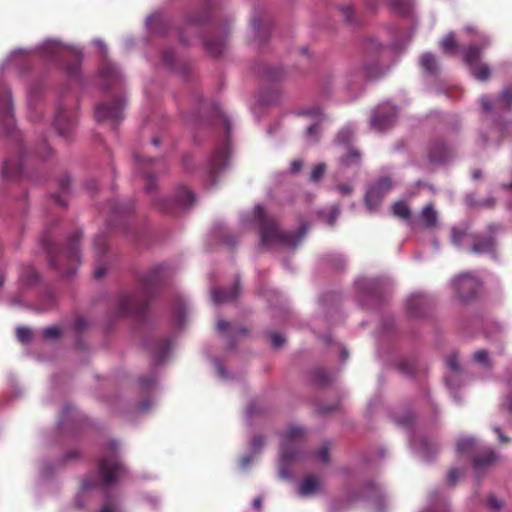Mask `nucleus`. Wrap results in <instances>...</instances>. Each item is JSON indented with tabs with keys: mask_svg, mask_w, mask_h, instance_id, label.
Instances as JSON below:
<instances>
[{
	"mask_svg": "<svg viewBox=\"0 0 512 512\" xmlns=\"http://www.w3.org/2000/svg\"><path fill=\"white\" fill-rule=\"evenodd\" d=\"M166 276V267L158 265L139 277L138 287L131 293L121 294L115 303L114 314L117 317L141 315Z\"/></svg>",
	"mask_w": 512,
	"mask_h": 512,
	"instance_id": "1",
	"label": "nucleus"
},
{
	"mask_svg": "<svg viewBox=\"0 0 512 512\" xmlns=\"http://www.w3.org/2000/svg\"><path fill=\"white\" fill-rule=\"evenodd\" d=\"M83 236L81 230L75 231L68 237L67 246L63 249L54 244L51 228H46L41 237L40 244L47 253L49 266L63 276H72L80 264V240Z\"/></svg>",
	"mask_w": 512,
	"mask_h": 512,
	"instance_id": "2",
	"label": "nucleus"
},
{
	"mask_svg": "<svg viewBox=\"0 0 512 512\" xmlns=\"http://www.w3.org/2000/svg\"><path fill=\"white\" fill-rule=\"evenodd\" d=\"M0 111V134L14 142L19 154L16 159L7 158L4 161L2 175L7 181H18L23 175L22 160L26 155V148L22 145L21 132L14 125L12 97L8 90H5L0 98Z\"/></svg>",
	"mask_w": 512,
	"mask_h": 512,
	"instance_id": "3",
	"label": "nucleus"
},
{
	"mask_svg": "<svg viewBox=\"0 0 512 512\" xmlns=\"http://www.w3.org/2000/svg\"><path fill=\"white\" fill-rule=\"evenodd\" d=\"M254 216L258 223L260 245L262 247L290 246L295 248L306 232V228L301 226L297 232H284L280 229L278 221L267 215L261 205L254 208Z\"/></svg>",
	"mask_w": 512,
	"mask_h": 512,
	"instance_id": "4",
	"label": "nucleus"
},
{
	"mask_svg": "<svg viewBox=\"0 0 512 512\" xmlns=\"http://www.w3.org/2000/svg\"><path fill=\"white\" fill-rule=\"evenodd\" d=\"M305 438V430L299 426H292L283 435L281 443V469L280 475L288 477L285 468L288 467L299 456V446Z\"/></svg>",
	"mask_w": 512,
	"mask_h": 512,
	"instance_id": "5",
	"label": "nucleus"
},
{
	"mask_svg": "<svg viewBox=\"0 0 512 512\" xmlns=\"http://www.w3.org/2000/svg\"><path fill=\"white\" fill-rule=\"evenodd\" d=\"M194 202V194L186 187H180L176 191L174 199H153L154 207L168 214H177L183 210H186L191 207Z\"/></svg>",
	"mask_w": 512,
	"mask_h": 512,
	"instance_id": "6",
	"label": "nucleus"
},
{
	"mask_svg": "<svg viewBox=\"0 0 512 512\" xmlns=\"http://www.w3.org/2000/svg\"><path fill=\"white\" fill-rule=\"evenodd\" d=\"M116 450L117 444L113 441L109 444L108 453L99 461V473L105 485L115 483L123 470V465L118 459Z\"/></svg>",
	"mask_w": 512,
	"mask_h": 512,
	"instance_id": "7",
	"label": "nucleus"
},
{
	"mask_svg": "<svg viewBox=\"0 0 512 512\" xmlns=\"http://www.w3.org/2000/svg\"><path fill=\"white\" fill-rule=\"evenodd\" d=\"M484 46L470 45L464 52L463 60L469 67L471 74L479 81H487L491 72L487 64L480 62Z\"/></svg>",
	"mask_w": 512,
	"mask_h": 512,
	"instance_id": "8",
	"label": "nucleus"
},
{
	"mask_svg": "<svg viewBox=\"0 0 512 512\" xmlns=\"http://www.w3.org/2000/svg\"><path fill=\"white\" fill-rule=\"evenodd\" d=\"M125 99L116 97L111 102H102L95 108V118L98 122L112 121L118 123L123 119Z\"/></svg>",
	"mask_w": 512,
	"mask_h": 512,
	"instance_id": "9",
	"label": "nucleus"
},
{
	"mask_svg": "<svg viewBox=\"0 0 512 512\" xmlns=\"http://www.w3.org/2000/svg\"><path fill=\"white\" fill-rule=\"evenodd\" d=\"M135 169L145 180L144 190L146 193H152L155 188L154 170L157 167H162L163 163L160 160L144 159L138 153L134 154Z\"/></svg>",
	"mask_w": 512,
	"mask_h": 512,
	"instance_id": "10",
	"label": "nucleus"
},
{
	"mask_svg": "<svg viewBox=\"0 0 512 512\" xmlns=\"http://www.w3.org/2000/svg\"><path fill=\"white\" fill-rule=\"evenodd\" d=\"M480 285L479 279L470 273H463L453 281L457 296L464 301L474 298L478 293Z\"/></svg>",
	"mask_w": 512,
	"mask_h": 512,
	"instance_id": "11",
	"label": "nucleus"
},
{
	"mask_svg": "<svg viewBox=\"0 0 512 512\" xmlns=\"http://www.w3.org/2000/svg\"><path fill=\"white\" fill-rule=\"evenodd\" d=\"M393 186L392 180L389 177H381L376 180L366 191L365 204L373 210L378 207L385 195L391 190Z\"/></svg>",
	"mask_w": 512,
	"mask_h": 512,
	"instance_id": "12",
	"label": "nucleus"
},
{
	"mask_svg": "<svg viewBox=\"0 0 512 512\" xmlns=\"http://www.w3.org/2000/svg\"><path fill=\"white\" fill-rule=\"evenodd\" d=\"M397 110L389 104L378 106L372 114L371 126L377 131H385L393 126L396 120Z\"/></svg>",
	"mask_w": 512,
	"mask_h": 512,
	"instance_id": "13",
	"label": "nucleus"
},
{
	"mask_svg": "<svg viewBox=\"0 0 512 512\" xmlns=\"http://www.w3.org/2000/svg\"><path fill=\"white\" fill-rule=\"evenodd\" d=\"M54 124L59 135L69 140L76 125V112L61 104L57 109Z\"/></svg>",
	"mask_w": 512,
	"mask_h": 512,
	"instance_id": "14",
	"label": "nucleus"
},
{
	"mask_svg": "<svg viewBox=\"0 0 512 512\" xmlns=\"http://www.w3.org/2000/svg\"><path fill=\"white\" fill-rule=\"evenodd\" d=\"M93 250L96 261V267L94 269V278H102L107 271L108 255H107V239L103 234L97 235L93 240Z\"/></svg>",
	"mask_w": 512,
	"mask_h": 512,
	"instance_id": "15",
	"label": "nucleus"
},
{
	"mask_svg": "<svg viewBox=\"0 0 512 512\" xmlns=\"http://www.w3.org/2000/svg\"><path fill=\"white\" fill-rule=\"evenodd\" d=\"M229 147L226 143L219 145L208 160L209 182L216 183V175L228 164Z\"/></svg>",
	"mask_w": 512,
	"mask_h": 512,
	"instance_id": "16",
	"label": "nucleus"
},
{
	"mask_svg": "<svg viewBox=\"0 0 512 512\" xmlns=\"http://www.w3.org/2000/svg\"><path fill=\"white\" fill-rule=\"evenodd\" d=\"M364 297L380 302L389 290V282L386 279H369L361 284Z\"/></svg>",
	"mask_w": 512,
	"mask_h": 512,
	"instance_id": "17",
	"label": "nucleus"
},
{
	"mask_svg": "<svg viewBox=\"0 0 512 512\" xmlns=\"http://www.w3.org/2000/svg\"><path fill=\"white\" fill-rule=\"evenodd\" d=\"M431 301L423 293L412 294L406 302V310L410 317L421 318L427 315Z\"/></svg>",
	"mask_w": 512,
	"mask_h": 512,
	"instance_id": "18",
	"label": "nucleus"
},
{
	"mask_svg": "<svg viewBox=\"0 0 512 512\" xmlns=\"http://www.w3.org/2000/svg\"><path fill=\"white\" fill-rule=\"evenodd\" d=\"M498 459L495 451L490 447H482L472 455V466L476 473H481L490 468Z\"/></svg>",
	"mask_w": 512,
	"mask_h": 512,
	"instance_id": "19",
	"label": "nucleus"
},
{
	"mask_svg": "<svg viewBox=\"0 0 512 512\" xmlns=\"http://www.w3.org/2000/svg\"><path fill=\"white\" fill-rule=\"evenodd\" d=\"M100 77L104 89L112 87H120L122 84V77L114 64L105 63L100 69Z\"/></svg>",
	"mask_w": 512,
	"mask_h": 512,
	"instance_id": "20",
	"label": "nucleus"
},
{
	"mask_svg": "<svg viewBox=\"0 0 512 512\" xmlns=\"http://www.w3.org/2000/svg\"><path fill=\"white\" fill-rule=\"evenodd\" d=\"M472 241V253L480 255L494 252L495 239L492 235H473Z\"/></svg>",
	"mask_w": 512,
	"mask_h": 512,
	"instance_id": "21",
	"label": "nucleus"
},
{
	"mask_svg": "<svg viewBox=\"0 0 512 512\" xmlns=\"http://www.w3.org/2000/svg\"><path fill=\"white\" fill-rule=\"evenodd\" d=\"M239 280L237 279L232 288H215L212 292L213 301L216 304L234 301L239 295Z\"/></svg>",
	"mask_w": 512,
	"mask_h": 512,
	"instance_id": "22",
	"label": "nucleus"
},
{
	"mask_svg": "<svg viewBox=\"0 0 512 512\" xmlns=\"http://www.w3.org/2000/svg\"><path fill=\"white\" fill-rule=\"evenodd\" d=\"M205 49L214 57H219L226 48L227 34H221L216 37L205 38L204 41Z\"/></svg>",
	"mask_w": 512,
	"mask_h": 512,
	"instance_id": "23",
	"label": "nucleus"
},
{
	"mask_svg": "<svg viewBox=\"0 0 512 512\" xmlns=\"http://www.w3.org/2000/svg\"><path fill=\"white\" fill-rule=\"evenodd\" d=\"M64 334H65V328L60 324L47 326V327L42 328L39 331V335H40L41 339L45 342H50V343H55V342L60 341L63 338Z\"/></svg>",
	"mask_w": 512,
	"mask_h": 512,
	"instance_id": "24",
	"label": "nucleus"
},
{
	"mask_svg": "<svg viewBox=\"0 0 512 512\" xmlns=\"http://www.w3.org/2000/svg\"><path fill=\"white\" fill-rule=\"evenodd\" d=\"M216 327L220 333H227L235 339H239L248 335L247 328L233 325L232 323L225 320H219Z\"/></svg>",
	"mask_w": 512,
	"mask_h": 512,
	"instance_id": "25",
	"label": "nucleus"
},
{
	"mask_svg": "<svg viewBox=\"0 0 512 512\" xmlns=\"http://www.w3.org/2000/svg\"><path fill=\"white\" fill-rule=\"evenodd\" d=\"M341 165L344 167L361 166V153L354 147H348L347 152L340 159Z\"/></svg>",
	"mask_w": 512,
	"mask_h": 512,
	"instance_id": "26",
	"label": "nucleus"
},
{
	"mask_svg": "<svg viewBox=\"0 0 512 512\" xmlns=\"http://www.w3.org/2000/svg\"><path fill=\"white\" fill-rule=\"evenodd\" d=\"M449 156V150L445 143L436 142L429 150V158L432 162H443Z\"/></svg>",
	"mask_w": 512,
	"mask_h": 512,
	"instance_id": "27",
	"label": "nucleus"
},
{
	"mask_svg": "<svg viewBox=\"0 0 512 512\" xmlns=\"http://www.w3.org/2000/svg\"><path fill=\"white\" fill-rule=\"evenodd\" d=\"M319 489V481L314 476L305 477L299 486V494L301 496H310L315 494Z\"/></svg>",
	"mask_w": 512,
	"mask_h": 512,
	"instance_id": "28",
	"label": "nucleus"
},
{
	"mask_svg": "<svg viewBox=\"0 0 512 512\" xmlns=\"http://www.w3.org/2000/svg\"><path fill=\"white\" fill-rule=\"evenodd\" d=\"M379 68L377 64H372L370 66L364 65L359 71L355 74H351V77H355V80H350V84L357 82L362 83L367 78H373L378 74Z\"/></svg>",
	"mask_w": 512,
	"mask_h": 512,
	"instance_id": "29",
	"label": "nucleus"
},
{
	"mask_svg": "<svg viewBox=\"0 0 512 512\" xmlns=\"http://www.w3.org/2000/svg\"><path fill=\"white\" fill-rule=\"evenodd\" d=\"M420 65L422 69L430 74V75H436L439 71L438 62L435 56L431 53H424L420 57Z\"/></svg>",
	"mask_w": 512,
	"mask_h": 512,
	"instance_id": "30",
	"label": "nucleus"
},
{
	"mask_svg": "<svg viewBox=\"0 0 512 512\" xmlns=\"http://www.w3.org/2000/svg\"><path fill=\"white\" fill-rule=\"evenodd\" d=\"M496 107L499 110H511L512 108V84L505 87L497 98Z\"/></svg>",
	"mask_w": 512,
	"mask_h": 512,
	"instance_id": "31",
	"label": "nucleus"
},
{
	"mask_svg": "<svg viewBox=\"0 0 512 512\" xmlns=\"http://www.w3.org/2000/svg\"><path fill=\"white\" fill-rule=\"evenodd\" d=\"M457 452L459 454H468L472 458V455L479 451V447L476 441L472 438L460 439L457 443Z\"/></svg>",
	"mask_w": 512,
	"mask_h": 512,
	"instance_id": "32",
	"label": "nucleus"
},
{
	"mask_svg": "<svg viewBox=\"0 0 512 512\" xmlns=\"http://www.w3.org/2000/svg\"><path fill=\"white\" fill-rule=\"evenodd\" d=\"M69 186H70V178L68 176L62 177L59 181L60 194L52 195L54 202L63 208L67 206V201L63 195L68 192Z\"/></svg>",
	"mask_w": 512,
	"mask_h": 512,
	"instance_id": "33",
	"label": "nucleus"
},
{
	"mask_svg": "<svg viewBox=\"0 0 512 512\" xmlns=\"http://www.w3.org/2000/svg\"><path fill=\"white\" fill-rule=\"evenodd\" d=\"M421 218L424 225L428 228L434 227L437 223V214L432 203L424 206L421 211Z\"/></svg>",
	"mask_w": 512,
	"mask_h": 512,
	"instance_id": "34",
	"label": "nucleus"
},
{
	"mask_svg": "<svg viewBox=\"0 0 512 512\" xmlns=\"http://www.w3.org/2000/svg\"><path fill=\"white\" fill-rule=\"evenodd\" d=\"M39 279V275L34 267L24 266L20 273V281L23 285H34Z\"/></svg>",
	"mask_w": 512,
	"mask_h": 512,
	"instance_id": "35",
	"label": "nucleus"
},
{
	"mask_svg": "<svg viewBox=\"0 0 512 512\" xmlns=\"http://www.w3.org/2000/svg\"><path fill=\"white\" fill-rule=\"evenodd\" d=\"M311 377H312V381L320 387H324V386L328 385L331 381V378H330L329 374L327 373V371L324 368H320V367L316 368L312 371Z\"/></svg>",
	"mask_w": 512,
	"mask_h": 512,
	"instance_id": "36",
	"label": "nucleus"
},
{
	"mask_svg": "<svg viewBox=\"0 0 512 512\" xmlns=\"http://www.w3.org/2000/svg\"><path fill=\"white\" fill-rule=\"evenodd\" d=\"M16 339L22 344H28L33 340V330L27 326H18L15 329Z\"/></svg>",
	"mask_w": 512,
	"mask_h": 512,
	"instance_id": "37",
	"label": "nucleus"
},
{
	"mask_svg": "<svg viewBox=\"0 0 512 512\" xmlns=\"http://www.w3.org/2000/svg\"><path fill=\"white\" fill-rule=\"evenodd\" d=\"M391 8L400 15H407L411 11V0H391Z\"/></svg>",
	"mask_w": 512,
	"mask_h": 512,
	"instance_id": "38",
	"label": "nucleus"
},
{
	"mask_svg": "<svg viewBox=\"0 0 512 512\" xmlns=\"http://www.w3.org/2000/svg\"><path fill=\"white\" fill-rule=\"evenodd\" d=\"M468 234V227L462 226V227H453L451 229V241L456 247H460L462 244V240L467 236Z\"/></svg>",
	"mask_w": 512,
	"mask_h": 512,
	"instance_id": "39",
	"label": "nucleus"
},
{
	"mask_svg": "<svg viewBox=\"0 0 512 512\" xmlns=\"http://www.w3.org/2000/svg\"><path fill=\"white\" fill-rule=\"evenodd\" d=\"M393 214L402 219H408L411 215V211L408 205L404 201H397L392 207Z\"/></svg>",
	"mask_w": 512,
	"mask_h": 512,
	"instance_id": "40",
	"label": "nucleus"
},
{
	"mask_svg": "<svg viewBox=\"0 0 512 512\" xmlns=\"http://www.w3.org/2000/svg\"><path fill=\"white\" fill-rule=\"evenodd\" d=\"M441 46L445 53L452 54L457 48V41L454 37V34L450 33L443 38L441 41Z\"/></svg>",
	"mask_w": 512,
	"mask_h": 512,
	"instance_id": "41",
	"label": "nucleus"
},
{
	"mask_svg": "<svg viewBox=\"0 0 512 512\" xmlns=\"http://www.w3.org/2000/svg\"><path fill=\"white\" fill-rule=\"evenodd\" d=\"M354 139V130L351 127H344L337 135V141L343 145H349Z\"/></svg>",
	"mask_w": 512,
	"mask_h": 512,
	"instance_id": "42",
	"label": "nucleus"
},
{
	"mask_svg": "<svg viewBox=\"0 0 512 512\" xmlns=\"http://www.w3.org/2000/svg\"><path fill=\"white\" fill-rule=\"evenodd\" d=\"M326 172V165L324 163H319L315 165L310 174V181L318 182L322 179Z\"/></svg>",
	"mask_w": 512,
	"mask_h": 512,
	"instance_id": "43",
	"label": "nucleus"
},
{
	"mask_svg": "<svg viewBox=\"0 0 512 512\" xmlns=\"http://www.w3.org/2000/svg\"><path fill=\"white\" fill-rule=\"evenodd\" d=\"M398 369L406 375H414L416 372V363L414 360H405L398 365Z\"/></svg>",
	"mask_w": 512,
	"mask_h": 512,
	"instance_id": "44",
	"label": "nucleus"
},
{
	"mask_svg": "<svg viewBox=\"0 0 512 512\" xmlns=\"http://www.w3.org/2000/svg\"><path fill=\"white\" fill-rule=\"evenodd\" d=\"M260 73L264 78L275 81L280 78L282 71L271 67H264Z\"/></svg>",
	"mask_w": 512,
	"mask_h": 512,
	"instance_id": "45",
	"label": "nucleus"
},
{
	"mask_svg": "<svg viewBox=\"0 0 512 512\" xmlns=\"http://www.w3.org/2000/svg\"><path fill=\"white\" fill-rule=\"evenodd\" d=\"M89 327V321L86 317L84 316H77L73 322V325H72V328L80 333L84 330H86L87 328Z\"/></svg>",
	"mask_w": 512,
	"mask_h": 512,
	"instance_id": "46",
	"label": "nucleus"
},
{
	"mask_svg": "<svg viewBox=\"0 0 512 512\" xmlns=\"http://www.w3.org/2000/svg\"><path fill=\"white\" fill-rule=\"evenodd\" d=\"M133 207H134V205L132 202H129V203H127L125 205H121V206L118 204H115V203L111 204V210L115 216H118V215H121L124 213H128L133 210Z\"/></svg>",
	"mask_w": 512,
	"mask_h": 512,
	"instance_id": "47",
	"label": "nucleus"
},
{
	"mask_svg": "<svg viewBox=\"0 0 512 512\" xmlns=\"http://www.w3.org/2000/svg\"><path fill=\"white\" fill-rule=\"evenodd\" d=\"M473 362L481 366L483 369H489L491 366L489 354H474Z\"/></svg>",
	"mask_w": 512,
	"mask_h": 512,
	"instance_id": "48",
	"label": "nucleus"
},
{
	"mask_svg": "<svg viewBox=\"0 0 512 512\" xmlns=\"http://www.w3.org/2000/svg\"><path fill=\"white\" fill-rule=\"evenodd\" d=\"M207 15L206 14H196V15H189L187 18V25L188 26H199L203 25L207 21Z\"/></svg>",
	"mask_w": 512,
	"mask_h": 512,
	"instance_id": "49",
	"label": "nucleus"
},
{
	"mask_svg": "<svg viewBox=\"0 0 512 512\" xmlns=\"http://www.w3.org/2000/svg\"><path fill=\"white\" fill-rule=\"evenodd\" d=\"M315 458L322 463L328 462L329 447L327 444H324L320 447V449L315 453Z\"/></svg>",
	"mask_w": 512,
	"mask_h": 512,
	"instance_id": "50",
	"label": "nucleus"
},
{
	"mask_svg": "<svg viewBox=\"0 0 512 512\" xmlns=\"http://www.w3.org/2000/svg\"><path fill=\"white\" fill-rule=\"evenodd\" d=\"M214 110H215L218 120L224 126L226 135L228 136L230 133V122H229L228 118L224 115V113L218 107H215Z\"/></svg>",
	"mask_w": 512,
	"mask_h": 512,
	"instance_id": "51",
	"label": "nucleus"
},
{
	"mask_svg": "<svg viewBox=\"0 0 512 512\" xmlns=\"http://www.w3.org/2000/svg\"><path fill=\"white\" fill-rule=\"evenodd\" d=\"M162 61L167 67L173 68L174 61H175L174 51L171 49L165 50L162 55Z\"/></svg>",
	"mask_w": 512,
	"mask_h": 512,
	"instance_id": "52",
	"label": "nucleus"
},
{
	"mask_svg": "<svg viewBox=\"0 0 512 512\" xmlns=\"http://www.w3.org/2000/svg\"><path fill=\"white\" fill-rule=\"evenodd\" d=\"M487 506L491 509V510H494V511H497L501 508L502 506V501H500L499 499H497L495 496L491 495L488 497L487 499Z\"/></svg>",
	"mask_w": 512,
	"mask_h": 512,
	"instance_id": "53",
	"label": "nucleus"
},
{
	"mask_svg": "<svg viewBox=\"0 0 512 512\" xmlns=\"http://www.w3.org/2000/svg\"><path fill=\"white\" fill-rule=\"evenodd\" d=\"M270 340L272 342V345L275 349H278L282 346V344L285 342L284 337L281 334L273 333L270 335Z\"/></svg>",
	"mask_w": 512,
	"mask_h": 512,
	"instance_id": "54",
	"label": "nucleus"
},
{
	"mask_svg": "<svg viewBox=\"0 0 512 512\" xmlns=\"http://www.w3.org/2000/svg\"><path fill=\"white\" fill-rule=\"evenodd\" d=\"M446 363L452 371L456 372L460 370V364L457 360L456 354H452L450 357H448Z\"/></svg>",
	"mask_w": 512,
	"mask_h": 512,
	"instance_id": "55",
	"label": "nucleus"
},
{
	"mask_svg": "<svg viewBox=\"0 0 512 512\" xmlns=\"http://www.w3.org/2000/svg\"><path fill=\"white\" fill-rule=\"evenodd\" d=\"M460 478V472L457 469H451L447 476V481L450 485H456L458 479Z\"/></svg>",
	"mask_w": 512,
	"mask_h": 512,
	"instance_id": "56",
	"label": "nucleus"
},
{
	"mask_svg": "<svg viewBox=\"0 0 512 512\" xmlns=\"http://www.w3.org/2000/svg\"><path fill=\"white\" fill-rule=\"evenodd\" d=\"M252 26L256 34L261 38V40H264L266 37V32L262 31V23L259 20L254 19L252 22Z\"/></svg>",
	"mask_w": 512,
	"mask_h": 512,
	"instance_id": "57",
	"label": "nucleus"
},
{
	"mask_svg": "<svg viewBox=\"0 0 512 512\" xmlns=\"http://www.w3.org/2000/svg\"><path fill=\"white\" fill-rule=\"evenodd\" d=\"M337 191L342 195H350L353 192V187L350 184L340 183L336 186Z\"/></svg>",
	"mask_w": 512,
	"mask_h": 512,
	"instance_id": "58",
	"label": "nucleus"
},
{
	"mask_svg": "<svg viewBox=\"0 0 512 512\" xmlns=\"http://www.w3.org/2000/svg\"><path fill=\"white\" fill-rule=\"evenodd\" d=\"M340 214V209L338 207H334L331 209V211L329 212V215H328V218H327V222L330 226H333L336 222V219L338 218Z\"/></svg>",
	"mask_w": 512,
	"mask_h": 512,
	"instance_id": "59",
	"label": "nucleus"
},
{
	"mask_svg": "<svg viewBox=\"0 0 512 512\" xmlns=\"http://www.w3.org/2000/svg\"><path fill=\"white\" fill-rule=\"evenodd\" d=\"M482 109L489 113L493 110V104L490 102L488 97L486 95L481 96L480 98Z\"/></svg>",
	"mask_w": 512,
	"mask_h": 512,
	"instance_id": "60",
	"label": "nucleus"
},
{
	"mask_svg": "<svg viewBox=\"0 0 512 512\" xmlns=\"http://www.w3.org/2000/svg\"><path fill=\"white\" fill-rule=\"evenodd\" d=\"M303 167V161L301 159H294L291 162L290 170L292 173H298Z\"/></svg>",
	"mask_w": 512,
	"mask_h": 512,
	"instance_id": "61",
	"label": "nucleus"
},
{
	"mask_svg": "<svg viewBox=\"0 0 512 512\" xmlns=\"http://www.w3.org/2000/svg\"><path fill=\"white\" fill-rule=\"evenodd\" d=\"M140 384H141V386H142L144 389L149 390V389H151V388L154 386V384H155V380H154V378H152V377H149V378H142V379L140 380Z\"/></svg>",
	"mask_w": 512,
	"mask_h": 512,
	"instance_id": "62",
	"label": "nucleus"
},
{
	"mask_svg": "<svg viewBox=\"0 0 512 512\" xmlns=\"http://www.w3.org/2000/svg\"><path fill=\"white\" fill-rule=\"evenodd\" d=\"M341 10H342V13H343L346 21L347 22H351L352 21V16H353V13H354L353 7L352 6H345Z\"/></svg>",
	"mask_w": 512,
	"mask_h": 512,
	"instance_id": "63",
	"label": "nucleus"
},
{
	"mask_svg": "<svg viewBox=\"0 0 512 512\" xmlns=\"http://www.w3.org/2000/svg\"><path fill=\"white\" fill-rule=\"evenodd\" d=\"M264 444V437L261 436V435H257L255 436L253 439H252V446L255 448V449H259L263 446Z\"/></svg>",
	"mask_w": 512,
	"mask_h": 512,
	"instance_id": "64",
	"label": "nucleus"
}]
</instances>
